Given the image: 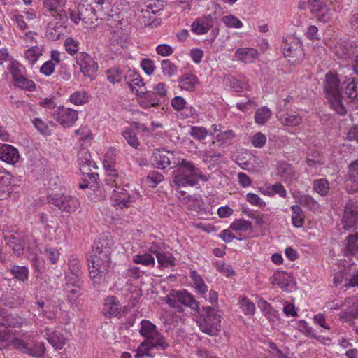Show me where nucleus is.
Here are the masks:
<instances>
[{
  "mask_svg": "<svg viewBox=\"0 0 358 358\" xmlns=\"http://www.w3.org/2000/svg\"><path fill=\"white\" fill-rule=\"evenodd\" d=\"M324 88L331 108L339 115L347 113L346 99L352 102L358 101V80H348V83H343L340 87L337 76L333 73H328Z\"/></svg>",
  "mask_w": 358,
  "mask_h": 358,
  "instance_id": "1",
  "label": "nucleus"
},
{
  "mask_svg": "<svg viewBox=\"0 0 358 358\" xmlns=\"http://www.w3.org/2000/svg\"><path fill=\"white\" fill-rule=\"evenodd\" d=\"M106 171L105 189L113 201V206L120 208L129 206L132 201V197L122 188V176L110 165L108 166Z\"/></svg>",
  "mask_w": 358,
  "mask_h": 358,
  "instance_id": "2",
  "label": "nucleus"
},
{
  "mask_svg": "<svg viewBox=\"0 0 358 358\" xmlns=\"http://www.w3.org/2000/svg\"><path fill=\"white\" fill-rule=\"evenodd\" d=\"M178 167L173 172L172 187H184L187 185L194 186L198 183V179L206 182L207 177L203 175L199 169L196 167L194 163L185 159H182L177 163Z\"/></svg>",
  "mask_w": 358,
  "mask_h": 358,
  "instance_id": "3",
  "label": "nucleus"
},
{
  "mask_svg": "<svg viewBox=\"0 0 358 358\" xmlns=\"http://www.w3.org/2000/svg\"><path fill=\"white\" fill-rule=\"evenodd\" d=\"M90 277L94 284H101L106 281L107 275L111 266L110 253L107 248H96L90 260Z\"/></svg>",
  "mask_w": 358,
  "mask_h": 358,
  "instance_id": "4",
  "label": "nucleus"
},
{
  "mask_svg": "<svg viewBox=\"0 0 358 358\" xmlns=\"http://www.w3.org/2000/svg\"><path fill=\"white\" fill-rule=\"evenodd\" d=\"M199 316L196 323L200 330L210 336H216L221 330V315L220 311L212 306H203L196 310Z\"/></svg>",
  "mask_w": 358,
  "mask_h": 358,
  "instance_id": "5",
  "label": "nucleus"
},
{
  "mask_svg": "<svg viewBox=\"0 0 358 358\" xmlns=\"http://www.w3.org/2000/svg\"><path fill=\"white\" fill-rule=\"evenodd\" d=\"M140 325L139 334L145 338L144 341L150 343L151 347L159 350H164L169 347L166 338L150 321L143 320Z\"/></svg>",
  "mask_w": 358,
  "mask_h": 358,
  "instance_id": "6",
  "label": "nucleus"
},
{
  "mask_svg": "<svg viewBox=\"0 0 358 358\" xmlns=\"http://www.w3.org/2000/svg\"><path fill=\"white\" fill-rule=\"evenodd\" d=\"M165 301L171 308H176L178 312H182V305L194 310H199V302L187 290L173 291L165 298Z\"/></svg>",
  "mask_w": 358,
  "mask_h": 358,
  "instance_id": "7",
  "label": "nucleus"
},
{
  "mask_svg": "<svg viewBox=\"0 0 358 358\" xmlns=\"http://www.w3.org/2000/svg\"><path fill=\"white\" fill-rule=\"evenodd\" d=\"M90 1L81 0L77 6V10L69 11L70 18L76 24L83 22V27L87 28L94 25L98 20L95 8L91 5Z\"/></svg>",
  "mask_w": 358,
  "mask_h": 358,
  "instance_id": "8",
  "label": "nucleus"
},
{
  "mask_svg": "<svg viewBox=\"0 0 358 358\" xmlns=\"http://www.w3.org/2000/svg\"><path fill=\"white\" fill-rule=\"evenodd\" d=\"M48 201L62 212L68 213L75 212L79 206V201L76 198L64 194L49 195Z\"/></svg>",
  "mask_w": 358,
  "mask_h": 358,
  "instance_id": "9",
  "label": "nucleus"
},
{
  "mask_svg": "<svg viewBox=\"0 0 358 358\" xmlns=\"http://www.w3.org/2000/svg\"><path fill=\"white\" fill-rule=\"evenodd\" d=\"M141 97L145 99L147 102H141V106L143 108L150 106H157L160 103V99L164 98L167 95V90L164 83H159L153 87L152 92H143Z\"/></svg>",
  "mask_w": 358,
  "mask_h": 358,
  "instance_id": "10",
  "label": "nucleus"
},
{
  "mask_svg": "<svg viewBox=\"0 0 358 358\" xmlns=\"http://www.w3.org/2000/svg\"><path fill=\"white\" fill-rule=\"evenodd\" d=\"M53 117L63 127H70L78 120V112L73 109L61 106L55 110Z\"/></svg>",
  "mask_w": 358,
  "mask_h": 358,
  "instance_id": "11",
  "label": "nucleus"
},
{
  "mask_svg": "<svg viewBox=\"0 0 358 358\" xmlns=\"http://www.w3.org/2000/svg\"><path fill=\"white\" fill-rule=\"evenodd\" d=\"M76 64L84 76L93 78L98 69L97 63L87 53L80 52L76 57Z\"/></svg>",
  "mask_w": 358,
  "mask_h": 358,
  "instance_id": "12",
  "label": "nucleus"
},
{
  "mask_svg": "<svg viewBox=\"0 0 358 358\" xmlns=\"http://www.w3.org/2000/svg\"><path fill=\"white\" fill-rule=\"evenodd\" d=\"M78 164L80 166V170L82 173L86 175L90 179L96 180L98 178V174L96 173H92V169H96V165L94 161L91 159L90 153L85 150H81L78 152Z\"/></svg>",
  "mask_w": 358,
  "mask_h": 358,
  "instance_id": "13",
  "label": "nucleus"
},
{
  "mask_svg": "<svg viewBox=\"0 0 358 358\" xmlns=\"http://www.w3.org/2000/svg\"><path fill=\"white\" fill-rule=\"evenodd\" d=\"M13 347L19 351L26 353L32 357H40L44 353V348L42 344H34L33 343L25 342L20 338H14L12 341Z\"/></svg>",
  "mask_w": 358,
  "mask_h": 358,
  "instance_id": "14",
  "label": "nucleus"
},
{
  "mask_svg": "<svg viewBox=\"0 0 358 358\" xmlns=\"http://www.w3.org/2000/svg\"><path fill=\"white\" fill-rule=\"evenodd\" d=\"M27 320L17 314L8 313L0 307V325L7 328H20L27 324Z\"/></svg>",
  "mask_w": 358,
  "mask_h": 358,
  "instance_id": "15",
  "label": "nucleus"
},
{
  "mask_svg": "<svg viewBox=\"0 0 358 358\" xmlns=\"http://www.w3.org/2000/svg\"><path fill=\"white\" fill-rule=\"evenodd\" d=\"M270 280L271 284L278 285L287 292H292L295 287L292 277L287 272L282 271H278L274 273L273 276L270 278Z\"/></svg>",
  "mask_w": 358,
  "mask_h": 358,
  "instance_id": "16",
  "label": "nucleus"
},
{
  "mask_svg": "<svg viewBox=\"0 0 358 358\" xmlns=\"http://www.w3.org/2000/svg\"><path fill=\"white\" fill-rule=\"evenodd\" d=\"M342 223L345 229L358 227V210L356 206L352 203L345 205Z\"/></svg>",
  "mask_w": 358,
  "mask_h": 358,
  "instance_id": "17",
  "label": "nucleus"
},
{
  "mask_svg": "<svg viewBox=\"0 0 358 358\" xmlns=\"http://www.w3.org/2000/svg\"><path fill=\"white\" fill-rule=\"evenodd\" d=\"M173 159V153L165 149L155 150L151 157L152 164L159 169L166 168Z\"/></svg>",
  "mask_w": 358,
  "mask_h": 358,
  "instance_id": "18",
  "label": "nucleus"
},
{
  "mask_svg": "<svg viewBox=\"0 0 358 358\" xmlns=\"http://www.w3.org/2000/svg\"><path fill=\"white\" fill-rule=\"evenodd\" d=\"M66 2V0H43V6L53 17L63 20L67 17V12L64 9Z\"/></svg>",
  "mask_w": 358,
  "mask_h": 358,
  "instance_id": "19",
  "label": "nucleus"
},
{
  "mask_svg": "<svg viewBox=\"0 0 358 358\" xmlns=\"http://www.w3.org/2000/svg\"><path fill=\"white\" fill-rule=\"evenodd\" d=\"M276 174L285 182H291L297 178V174L293 166L285 161L278 163Z\"/></svg>",
  "mask_w": 358,
  "mask_h": 358,
  "instance_id": "20",
  "label": "nucleus"
},
{
  "mask_svg": "<svg viewBox=\"0 0 358 358\" xmlns=\"http://www.w3.org/2000/svg\"><path fill=\"white\" fill-rule=\"evenodd\" d=\"M20 159L18 150L13 145L2 144L0 146V159L10 164H16Z\"/></svg>",
  "mask_w": 358,
  "mask_h": 358,
  "instance_id": "21",
  "label": "nucleus"
},
{
  "mask_svg": "<svg viewBox=\"0 0 358 358\" xmlns=\"http://www.w3.org/2000/svg\"><path fill=\"white\" fill-rule=\"evenodd\" d=\"M1 303L10 308H16L23 304L24 294L22 292H6L1 297Z\"/></svg>",
  "mask_w": 358,
  "mask_h": 358,
  "instance_id": "22",
  "label": "nucleus"
},
{
  "mask_svg": "<svg viewBox=\"0 0 358 358\" xmlns=\"http://www.w3.org/2000/svg\"><path fill=\"white\" fill-rule=\"evenodd\" d=\"M121 312V304L113 296H107L104 300L103 313L108 317L119 316Z\"/></svg>",
  "mask_w": 358,
  "mask_h": 358,
  "instance_id": "23",
  "label": "nucleus"
},
{
  "mask_svg": "<svg viewBox=\"0 0 358 358\" xmlns=\"http://www.w3.org/2000/svg\"><path fill=\"white\" fill-rule=\"evenodd\" d=\"M12 192V176L0 169V199L8 198Z\"/></svg>",
  "mask_w": 358,
  "mask_h": 358,
  "instance_id": "24",
  "label": "nucleus"
},
{
  "mask_svg": "<svg viewBox=\"0 0 358 358\" xmlns=\"http://www.w3.org/2000/svg\"><path fill=\"white\" fill-rule=\"evenodd\" d=\"M346 308L339 314L341 319L350 320L358 317V299L352 297L347 299L344 303Z\"/></svg>",
  "mask_w": 358,
  "mask_h": 358,
  "instance_id": "25",
  "label": "nucleus"
},
{
  "mask_svg": "<svg viewBox=\"0 0 358 358\" xmlns=\"http://www.w3.org/2000/svg\"><path fill=\"white\" fill-rule=\"evenodd\" d=\"M124 80L133 92L140 96L142 95L141 92H139V90L136 89V87H143L145 83L141 76L136 71L133 70L127 71V74L124 76Z\"/></svg>",
  "mask_w": 358,
  "mask_h": 358,
  "instance_id": "26",
  "label": "nucleus"
},
{
  "mask_svg": "<svg viewBox=\"0 0 358 358\" xmlns=\"http://www.w3.org/2000/svg\"><path fill=\"white\" fill-rule=\"evenodd\" d=\"M68 265L71 275L68 276L72 280V285L78 287L79 286V280L82 272L80 264L76 255H72L70 256Z\"/></svg>",
  "mask_w": 358,
  "mask_h": 358,
  "instance_id": "27",
  "label": "nucleus"
},
{
  "mask_svg": "<svg viewBox=\"0 0 358 358\" xmlns=\"http://www.w3.org/2000/svg\"><path fill=\"white\" fill-rule=\"evenodd\" d=\"M280 122L287 127H297L302 122V117L294 111H287L278 115Z\"/></svg>",
  "mask_w": 358,
  "mask_h": 358,
  "instance_id": "28",
  "label": "nucleus"
},
{
  "mask_svg": "<svg viewBox=\"0 0 358 358\" xmlns=\"http://www.w3.org/2000/svg\"><path fill=\"white\" fill-rule=\"evenodd\" d=\"M212 27L211 18L204 17L196 19L191 25V29L196 34H205Z\"/></svg>",
  "mask_w": 358,
  "mask_h": 358,
  "instance_id": "29",
  "label": "nucleus"
},
{
  "mask_svg": "<svg viewBox=\"0 0 358 358\" xmlns=\"http://www.w3.org/2000/svg\"><path fill=\"white\" fill-rule=\"evenodd\" d=\"M136 16L140 27L150 26L155 17V11L152 8L146 6L145 8L138 10Z\"/></svg>",
  "mask_w": 358,
  "mask_h": 358,
  "instance_id": "30",
  "label": "nucleus"
},
{
  "mask_svg": "<svg viewBox=\"0 0 358 358\" xmlns=\"http://www.w3.org/2000/svg\"><path fill=\"white\" fill-rule=\"evenodd\" d=\"M259 52L254 48H238L235 52V57L245 63H252L258 57Z\"/></svg>",
  "mask_w": 358,
  "mask_h": 358,
  "instance_id": "31",
  "label": "nucleus"
},
{
  "mask_svg": "<svg viewBox=\"0 0 358 358\" xmlns=\"http://www.w3.org/2000/svg\"><path fill=\"white\" fill-rule=\"evenodd\" d=\"M334 53L339 58H347L355 53L352 43L347 41H340L334 46Z\"/></svg>",
  "mask_w": 358,
  "mask_h": 358,
  "instance_id": "32",
  "label": "nucleus"
},
{
  "mask_svg": "<svg viewBox=\"0 0 358 358\" xmlns=\"http://www.w3.org/2000/svg\"><path fill=\"white\" fill-rule=\"evenodd\" d=\"M66 281L64 290L66 292L67 300L70 303L75 304L80 295V281L79 280V286L78 287L72 285L73 281L70 277L66 276Z\"/></svg>",
  "mask_w": 358,
  "mask_h": 358,
  "instance_id": "33",
  "label": "nucleus"
},
{
  "mask_svg": "<svg viewBox=\"0 0 358 358\" xmlns=\"http://www.w3.org/2000/svg\"><path fill=\"white\" fill-rule=\"evenodd\" d=\"M189 276L194 282V287L197 292L206 299V294L208 289L202 277L196 271H191Z\"/></svg>",
  "mask_w": 358,
  "mask_h": 358,
  "instance_id": "34",
  "label": "nucleus"
},
{
  "mask_svg": "<svg viewBox=\"0 0 358 358\" xmlns=\"http://www.w3.org/2000/svg\"><path fill=\"white\" fill-rule=\"evenodd\" d=\"M345 241V255H352L358 259V233L348 236Z\"/></svg>",
  "mask_w": 358,
  "mask_h": 358,
  "instance_id": "35",
  "label": "nucleus"
},
{
  "mask_svg": "<svg viewBox=\"0 0 358 358\" xmlns=\"http://www.w3.org/2000/svg\"><path fill=\"white\" fill-rule=\"evenodd\" d=\"M294 198L296 199V202L301 206L307 207L309 210H313L317 208L318 203L313 197L307 194H299V192L293 194Z\"/></svg>",
  "mask_w": 358,
  "mask_h": 358,
  "instance_id": "36",
  "label": "nucleus"
},
{
  "mask_svg": "<svg viewBox=\"0 0 358 358\" xmlns=\"http://www.w3.org/2000/svg\"><path fill=\"white\" fill-rule=\"evenodd\" d=\"M348 182L351 183L352 192H358V160L352 162L349 166Z\"/></svg>",
  "mask_w": 358,
  "mask_h": 358,
  "instance_id": "37",
  "label": "nucleus"
},
{
  "mask_svg": "<svg viewBox=\"0 0 358 358\" xmlns=\"http://www.w3.org/2000/svg\"><path fill=\"white\" fill-rule=\"evenodd\" d=\"M308 1L310 7V13L313 15L317 16L320 21L327 22L329 20V16L326 15H320V13L327 6L326 3L320 0H308Z\"/></svg>",
  "mask_w": 358,
  "mask_h": 358,
  "instance_id": "38",
  "label": "nucleus"
},
{
  "mask_svg": "<svg viewBox=\"0 0 358 358\" xmlns=\"http://www.w3.org/2000/svg\"><path fill=\"white\" fill-rule=\"evenodd\" d=\"M122 136L127 142L128 145H129L131 148L138 149L140 146V142L137 137L136 133L132 128H125V129L122 133Z\"/></svg>",
  "mask_w": 358,
  "mask_h": 358,
  "instance_id": "39",
  "label": "nucleus"
},
{
  "mask_svg": "<svg viewBox=\"0 0 358 358\" xmlns=\"http://www.w3.org/2000/svg\"><path fill=\"white\" fill-rule=\"evenodd\" d=\"M46 335L48 343L56 350L62 349L65 345V338L60 333L52 331Z\"/></svg>",
  "mask_w": 358,
  "mask_h": 358,
  "instance_id": "40",
  "label": "nucleus"
},
{
  "mask_svg": "<svg viewBox=\"0 0 358 358\" xmlns=\"http://www.w3.org/2000/svg\"><path fill=\"white\" fill-rule=\"evenodd\" d=\"M292 223L296 227H301L304 224V213L299 205H293L291 207Z\"/></svg>",
  "mask_w": 358,
  "mask_h": 358,
  "instance_id": "41",
  "label": "nucleus"
},
{
  "mask_svg": "<svg viewBox=\"0 0 358 358\" xmlns=\"http://www.w3.org/2000/svg\"><path fill=\"white\" fill-rule=\"evenodd\" d=\"M198 83L197 78L192 74L184 75L179 82V86L181 89L193 91L195 88V85Z\"/></svg>",
  "mask_w": 358,
  "mask_h": 358,
  "instance_id": "42",
  "label": "nucleus"
},
{
  "mask_svg": "<svg viewBox=\"0 0 358 358\" xmlns=\"http://www.w3.org/2000/svg\"><path fill=\"white\" fill-rule=\"evenodd\" d=\"M301 45L294 41L292 44L285 43L282 46V52L285 57L294 58L301 54Z\"/></svg>",
  "mask_w": 358,
  "mask_h": 358,
  "instance_id": "43",
  "label": "nucleus"
},
{
  "mask_svg": "<svg viewBox=\"0 0 358 358\" xmlns=\"http://www.w3.org/2000/svg\"><path fill=\"white\" fill-rule=\"evenodd\" d=\"M62 34V28L61 25L50 22L46 28L45 35L47 38L52 41L58 40Z\"/></svg>",
  "mask_w": 358,
  "mask_h": 358,
  "instance_id": "44",
  "label": "nucleus"
},
{
  "mask_svg": "<svg viewBox=\"0 0 358 358\" xmlns=\"http://www.w3.org/2000/svg\"><path fill=\"white\" fill-rule=\"evenodd\" d=\"M271 117V110L266 107H262L257 110L255 114V122L258 124H264Z\"/></svg>",
  "mask_w": 358,
  "mask_h": 358,
  "instance_id": "45",
  "label": "nucleus"
},
{
  "mask_svg": "<svg viewBox=\"0 0 358 358\" xmlns=\"http://www.w3.org/2000/svg\"><path fill=\"white\" fill-rule=\"evenodd\" d=\"M88 94L84 90L76 91L71 94L69 101L76 106H82L88 101Z\"/></svg>",
  "mask_w": 358,
  "mask_h": 358,
  "instance_id": "46",
  "label": "nucleus"
},
{
  "mask_svg": "<svg viewBox=\"0 0 358 358\" xmlns=\"http://www.w3.org/2000/svg\"><path fill=\"white\" fill-rule=\"evenodd\" d=\"M240 308L245 315H253L255 311V303L246 296H241L238 300Z\"/></svg>",
  "mask_w": 358,
  "mask_h": 358,
  "instance_id": "47",
  "label": "nucleus"
},
{
  "mask_svg": "<svg viewBox=\"0 0 358 358\" xmlns=\"http://www.w3.org/2000/svg\"><path fill=\"white\" fill-rule=\"evenodd\" d=\"M133 262L136 264H142L146 266H154L155 264L153 256L148 252L134 256Z\"/></svg>",
  "mask_w": 358,
  "mask_h": 358,
  "instance_id": "48",
  "label": "nucleus"
},
{
  "mask_svg": "<svg viewBox=\"0 0 358 358\" xmlns=\"http://www.w3.org/2000/svg\"><path fill=\"white\" fill-rule=\"evenodd\" d=\"M313 190L320 196H326L329 191V185L326 179H317L313 181Z\"/></svg>",
  "mask_w": 358,
  "mask_h": 358,
  "instance_id": "49",
  "label": "nucleus"
},
{
  "mask_svg": "<svg viewBox=\"0 0 358 358\" xmlns=\"http://www.w3.org/2000/svg\"><path fill=\"white\" fill-rule=\"evenodd\" d=\"M161 69L163 75L168 77H171L178 72V66L169 59L162 61Z\"/></svg>",
  "mask_w": 358,
  "mask_h": 358,
  "instance_id": "50",
  "label": "nucleus"
},
{
  "mask_svg": "<svg viewBox=\"0 0 358 358\" xmlns=\"http://www.w3.org/2000/svg\"><path fill=\"white\" fill-rule=\"evenodd\" d=\"M252 224L251 222L244 219L235 220L231 224L229 228L235 231H246L251 229Z\"/></svg>",
  "mask_w": 358,
  "mask_h": 358,
  "instance_id": "51",
  "label": "nucleus"
},
{
  "mask_svg": "<svg viewBox=\"0 0 358 358\" xmlns=\"http://www.w3.org/2000/svg\"><path fill=\"white\" fill-rule=\"evenodd\" d=\"M14 84L16 87L29 92L34 90L36 87L34 82L26 78L24 76H22L18 78H15Z\"/></svg>",
  "mask_w": 358,
  "mask_h": 358,
  "instance_id": "52",
  "label": "nucleus"
},
{
  "mask_svg": "<svg viewBox=\"0 0 358 358\" xmlns=\"http://www.w3.org/2000/svg\"><path fill=\"white\" fill-rule=\"evenodd\" d=\"M43 50L42 46H33L25 52V57L30 64H34L42 55Z\"/></svg>",
  "mask_w": 358,
  "mask_h": 358,
  "instance_id": "53",
  "label": "nucleus"
},
{
  "mask_svg": "<svg viewBox=\"0 0 358 358\" xmlns=\"http://www.w3.org/2000/svg\"><path fill=\"white\" fill-rule=\"evenodd\" d=\"M153 349H156V348L151 347L150 343L143 341L137 348L134 355V358H145L150 357V351Z\"/></svg>",
  "mask_w": 358,
  "mask_h": 358,
  "instance_id": "54",
  "label": "nucleus"
},
{
  "mask_svg": "<svg viewBox=\"0 0 358 358\" xmlns=\"http://www.w3.org/2000/svg\"><path fill=\"white\" fill-rule=\"evenodd\" d=\"M234 137V132L231 129H228L224 131H220L215 136V138L222 145H226L229 143Z\"/></svg>",
  "mask_w": 358,
  "mask_h": 358,
  "instance_id": "55",
  "label": "nucleus"
},
{
  "mask_svg": "<svg viewBox=\"0 0 358 358\" xmlns=\"http://www.w3.org/2000/svg\"><path fill=\"white\" fill-rule=\"evenodd\" d=\"M10 271L15 278L21 281H24L28 278L29 271L25 266H13Z\"/></svg>",
  "mask_w": 358,
  "mask_h": 358,
  "instance_id": "56",
  "label": "nucleus"
},
{
  "mask_svg": "<svg viewBox=\"0 0 358 358\" xmlns=\"http://www.w3.org/2000/svg\"><path fill=\"white\" fill-rule=\"evenodd\" d=\"M8 245L13 248L14 253L17 256H20L24 251L23 241L15 236L11 237L8 241Z\"/></svg>",
  "mask_w": 358,
  "mask_h": 358,
  "instance_id": "57",
  "label": "nucleus"
},
{
  "mask_svg": "<svg viewBox=\"0 0 358 358\" xmlns=\"http://www.w3.org/2000/svg\"><path fill=\"white\" fill-rule=\"evenodd\" d=\"M268 189L270 190L268 193V195L270 196L274 194H278L282 198H286L287 196L285 187L280 182H276L268 187Z\"/></svg>",
  "mask_w": 358,
  "mask_h": 358,
  "instance_id": "58",
  "label": "nucleus"
},
{
  "mask_svg": "<svg viewBox=\"0 0 358 358\" xmlns=\"http://www.w3.org/2000/svg\"><path fill=\"white\" fill-rule=\"evenodd\" d=\"M163 180L164 176L162 173L155 171L150 173L145 178L146 182L151 187H156Z\"/></svg>",
  "mask_w": 358,
  "mask_h": 358,
  "instance_id": "59",
  "label": "nucleus"
},
{
  "mask_svg": "<svg viewBox=\"0 0 358 358\" xmlns=\"http://www.w3.org/2000/svg\"><path fill=\"white\" fill-rule=\"evenodd\" d=\"M223 23L228 27L231 28H241L243 27V23L234 15H229L222 17Z\"/></svg>",
  "mask_w": 358,
  "mask_h": 358,
  "instance_id": "60",
  "label": "nucleus"
},
{
  "mask_svg": "<svg viewBox=\"0 0 358 358\" xmlns=\"http://www.w3.org/2000/svg\"><path fill=\"white\" fill-rule=\"evenodd\" d=\"M8 70L13 76V80H15V78H18L23 76L24 68L21 64H20L19 62L16 61L11 62L8 66Z\"/></svg>",
  "mask_w": 358,
  "mask_h": 358,
  "instance_id": "61",
  "label": "nucleus"
},
{
  "mask_svg": "<svg viewBox=\"0 0 358 358\" xmlns=\"http://www.w3.org/2000/svg\"><path fill=\"white\" fill-rule=\"evenodd\" d=\"M190 135L197 140H203L208 135V131L203 127H192Z\"/></svg>",
  "mask_w": 358,
  "mask_h": 358,
  "instance_id": "62",
  "label": "nucleus"
},
{
  "mask_svg": "<svg viewBox=\"0 0 358 358\" xmlns=\"http://www.w3.org/2000/svg\"><path fill=\"white\" fill-rule=\"evenodd\" d=\"M246 201L251 205L259 208H264L266 205L264 201H263L257 194L254 193H248L246 194Z\"/></svg>",
  "mask_w": 358,
  "mask_h": 358,
  "instance_id": "63",
  "label": "nucleus"
},
{
  "mask_svg": "<svg viewBox=\"0 0 358 358\" xmlns=\"http://www.w3.org/2000/svg\"><path fill=\"white\" fill-rule=\"evenodd\" d=\"M159 264L163 267H168L169 266L174 265V257L172 255L162 252L157 257Z\"/></svg>",
  "mask_w": 358,
  "mask_h": 358,
  "instance_id": "64",
  "label": "nucleus"
}]
</instances>
